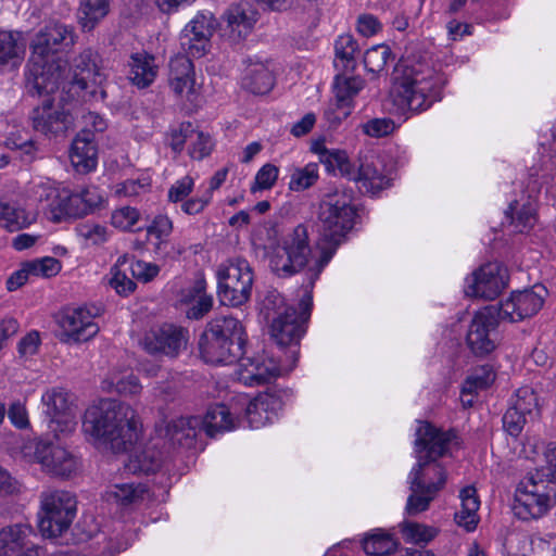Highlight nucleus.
Returning a JSON list of instances; mask_svg holds the SVG:
<instances>
[{
  "label": "nucleus",
  "mask_w": 556,
  "mask_h": 556,
  "mask_svg": "<svg viewBox=\"0 0 556 556\" xmlns=\"http://www.w3.org/2000/svg\"><path fill=\"white\" fill-rule=\"evenodd\" d=\"M72 26L60 22H49L35 35L30 43V58L27 64L26 83L38 96H50L59 88L70 99H103L105 91L100 89L105 75L99 66V55L85 50L74 60L72 70L61 53L75 43Z\"/></svg>",
  "instance_id": "f257e3e1"
},
{
  "label": "nucleus",
  "mask_w": 556,
  "mask_h": 556,
  "mask_svg": "<svg viewBox=\"0 0 556 556\" xmlns=\"http://www.w3.org/2000/svg\"><path fill=\"white\" fill-rule=\"evenodd\" d=\"M454 438L453 433L439 431L428 422L419 424L415 440L418 463L408 476L412 493L405 506L407 515L415 516L427 510L438 492L443 489L446 473L435 459L446 453Z\"/></svg>",
  "instance_id": "f03ea898"
},
{
  "label": "nucleus",
  "mask_w": 556,
  "mask_h": 556,
  "mask_svg": "<svg viewBox=\"0 0 556 556\" xmlns=\"http://www.w3.org/2000/svg\"><path fill=\"white\" fill-rule=\"evenodd\" d=\"M81 429L96 447L118 453L138 441L140 425L128 404L105 399L86 409Z\"/></svg>",
  "instance_id": "7ed1b4c3"
},
{
  "label": "nucleus",
  "mask_w": 556,
  "mask_h": 556,
  "mask_svg": "<svg viewBox=\"0 0 556 556\" xmlns=\"http://www.w3.org/2000/svg\"><path fill=\"white\" fill-rule=\"evenodd\" d=\"M446 77L424 62L405 61L394 71L390 98L397 112L421 113L442 99Z\"/></svg>",
  "instance_id": "20e7f679"
},
{
  "label": "nucleus",
  "mask_w": 556,
  "mask_h": 556,
  "mask_svg": "<svg viewBox=\"0 0 556 556\" xmlns=\"http://www.w3.org/2000/svg\"><path fill=\"white\" fill-rule=\"evenodd\" d=\"M355 210L352 197L343 191L327 194L318 213L319 258L315 261L314 276L317 278L330 262L345 235L352 229Z\"/></svg>",
  "instance_id": "39448f33"
},
{
  "label": "nucleus",
  "mask_w": 556,
  "mask_h": 556,
  "mask_svg": "<svg viewBox=\"0 0 556 556\" xmlns=\"http://www.w3.org/2000/svg\"><path fill=\"white\" fill-rule=\"evenodd\" d=\"M245 342L247 334L241 321L232 316H219L207 324L199 349L205 363L229 365L242 356Z\"/></svg>",
  "instance_id": "423d86ee"
},
{
  "label": "nucleus",
  "mask_w": 556,
  "mask_h": 556,
  "mask_svg": "<svg viewBox=\"0 0 556 556\" xmlns=\"http://www.w3.org/2000/svg\"><path fill=\"white\" fill-rule=\"evenodd\" d=\"M312 151L318 155L319 162L325 165L328 173L355 179L359 189L365 193L375 195L390 186L391 178L383 162L378 156L365 157L359 165L357 175H355L354 167L345 151L328 149L321 142H315L312 146Z\"/></svg>",
  "instance_id": "0eeeda50"
},
{
  "label": "nucleus",
  "mask_w": 556,
  "mask_h": 556,
  "mask_svg": "<svg viewBox=\"0 0 556 556\" xmlns=\"http://www.w3.org/2000/svg\"><path fill=\"white\" fill-rule=\"evenodd\" d=\"M319 256L314 257L308 241L307 228L298 225L292 232L288 233L281 244L271 249L269 253V266L279 277H290L305 266L308 267L307 276L311 287L319 278L314 276V263Z\"/></svg>",
  "instance_id": "6e6552de"
},
{
  "label": "nucleus",
  "mask_w": 556,
  "mask_h": 556,
  "mask_svg": "<svg viewBox=\"0 0 556 556\" xmlns=\"http://www.w3.org/2000/svg\"><path fill=\"white\" fill-rule=\"evenodd\" d=\"M312 295L306 292L301 301V312L285 303V299L276 291L267 294L264 301V308L267 311V318L271 317V337L278 345H296L304 334V321L309 316Z\"/></svg>",
  "instance_id": "1a4fd4ad"
},
{
  "label": "nucleus",
  "mask_w": 556,
  "mask_h": 556,
  "mask_svg": "<svg viewBox=\"0 0 556 556\" xmlns=\"http://www.w3.org/2000/svg\"><path fill=\"white\" fill-rule=\"evenodd\" d=\"M76 497L68 491L48 489L41 492L38 521L41 534L46 538L62 535L76 516Z\"/></svg>",
  "instance_id": "9d476101"
},
{
  "label": "nucleus",
  "mask_w": 556,
  "mask_h": 556,
  "mask_svg": "<svg viewBox=\"0 0 556 556\" xmlns=\"http://www.w3.org/2000/svg\"><path fill=\"white\" fill-rule=\"evenodd\" d=\"M254 275L244 258L229 260L217 269V296L223 305L240 306L249 301Z\"/></svg>",
  "instance_id": "9b49d317"
},
{
  "label": "nucleus",
  "mask_w": 556,
  "mask_h": 556,
  "mask_svg": "<svg viewBox=\"0 0 556 556\" xmlns=\"http://www.w3.org/2000/svg\"><path fill=\"white\" fill-rule=\"evenodd\" d=\"M553 488L533 477L522 480L515 491L513 511L518 519L533 520L543 517L552 506Z\"/></svg>",
  "instance_id": "f8f14e48"
},
{
  "label": "nucleus",
  "mask_w": 556,
  "mask_h": 556,
  "mask_svg": "<svg viewBox=\"0 0 556 556\" xmlns=\"http://www.w3.org/2000/svg\"><path fill=\"white\" fill-rule=\"evenodd\" d=\"M298 351L291 350L293 358L292 365L286 367L274 357H269L267 354H261L255 357H242L240 356L237 378L240 382L248 387L260 386L267 383L273 379L291 371L296 362Z\"/></svg>",
  "instance_id": "ddd939ff"
},
{
  "label": "nucleus",
  "mask_w": 556,
  "mask_h": 556,
  "mask_svg": "<svg viewBox=\"0 0 556 556\" xmlns=\"http://www.w3.org/2000/svg\"><path fill=\"white\" fill-rule=\"evenodd\" d=\"M285 391H267L254 399L240 395L237 400L239 413L243 410L248 426L253 429L271 424L285 405Z\"/></svg>",
  "instance_id": "4468645a"
},
{
  "label": "nucleus",
  "mask_w": 556,
  "mask_h": 556,
  "mask_svg": "<svg viewBox=\"0 0 556 556\" xmlns=\"http://www.w3.org/2000/svg\"><path fill=\"white\" fill-rule=\"evenodd\" d=\"M188 339V329L174 324H163L146 332L141 345L149 354L176 357L187 348Z\"/></svg>",
  "instance_id": "2eb2a0df"
},
{
  "label": "nucleus",
  "mask_w": 556,
  "mask_h": 556,
  "mask_svg": "<svg viewBox=\"0 0 556 556\" xmlns=\"http://www.w3.org/2000/svg\"><path fill=\"white\" fill-rule=\"evenodd\" d=\"M506 286V268L497 262H491L466 278L464 291L467 296L493 300Z\"/></svg>",
  "instance_id": "dca6fc26"
},
{
  "label": "nucleus",
  "mask_w": 556,
  "mask_h": 556,
  "mask_svg": "<svg viewBox=\"0 0 556 556\" xmlns=\"http://www.w3.org/2000/svg\"><path fill=\"white\" fill-rule=\"evenodd\" d=\"M546 290L542 286L513 292L496 308L497 317L509 323H518L535 315L544 303Z\"/></svg>",
  "instance_id": "f3484780"
},
{
  "label": "nucleus",
  "mask_w": 556,
  "mask_h": 556,
  "mask_svg": "<svg viewBox=\"0 0 556 556\" xmlns=\"http://www.w3.org/2000/svg\"><path fill=\"white\" fill-rule=\"evenodd\" d=\"M35 460L49 475L70 478L79 469V462L70 451L60 444L40 440L35 445Z\"/></svg>",
  "instance_id": "a211bd4d"
},
{
  "label": "nucleus",
  "mask_w": 556,
  "mask_h": 556,
  "mask_svg": "<svg viewBox=\"0 0 556 556\" xmlns=\"http://www.w3.org/2000/svg\"><path fill=\"white\" fill-rule=\"evenodd\" d=\"M96 313L87 307L66 308L59 313L56 323L61 328V341L84 342L93 338L99 326L94 323Z\"/></svg>",
  "instance_id": "6ab92c4d"
},
{
  "label": "nucleus",
  "mask_w": 556,
  "mask_h": 556,
  "mask_svg": "<svg viewBox=\"0 0 556 556\" xmlns=\"http://www.w3.org/2000/svg\"><path fill=\"white\" fill-rule=\"evenodd\" d=\"M33 128L45 136L64 134L72 125L68 111L54 99L46 98L30 114Z\"/></svg>",
  "instance_id": "aec40b11"
},
{
  "label": "nucleus",
  "mask_w": 556,
  "mask_h": 556,
  "mask_svg": "<svg viewBox=\"0 0 556 556\" xmlns=\"http://www.w3.org/2000/svg\"><path fill=\"white\" fill-rule=\"evenodd\" d=\"M45 413L51 418L50 429L58 433L75 430L76 421L68 399V393L61 387L48 389L41 396Z\"/></svg>",
  "instance_id": "412c9836"
},
{
  "label": "nucleus",
  "mask_w": 556,
  "mask_h": 556,
  "mask_svg": "<svg viewBox=\"0 0 556 556\" xmlns=\"http://www.w3.org/2000/svg\"><path fill=\"white\" fill-rule=\"evenodd\" d=\"M364 87L365 80L361 76L337 75L333 83L336 108L325 112L328 122L338 125L350 116L354 109V98Z\"/></svg>",
  "instance_id": "4be33fe9"
},
{
  "label": "nucleus",
  "mask_w": 556,
  "mask_h": 556,
  "mask_svg": "<svg viewBox=\"0 0 556 556\" xmlns=\"http://www.w3.org/2000/svg\"><path fill=\"white\" fill-rule=\"evenodd\" d=\"M498 317L496 307L488 306L476 313L467 333V343L475 354H488L495 348L493 332Z\"/></svg>",
  "instance_id": "5701e85b"
},
{
  "label": "nucleus",
  "mask_w": 556,
  "mask_h": 556,
  "mask_svg": "<svg viewBox=\"0 0 556 556\" xmlns=\"http://www.w3.org/2000/svg\"><path fill=\"white\" fill-rule=\"evenodd\" d=\"M215 29V20L212 13L198 14L186 27L180 36V47L184 53L193 58L205 54L210 38Z\"/></svg>",
  "instance_id": "b1692460"
},
{
  "label": "nucleus",
  "mask_w": 556,
  "mask_h": 556,
  "mask_svg": "<svg viewBox=\"0 0 556 556\" xmlns=\"http://www.w3.org/2000/svg\"><path fill=\"white\" fill-rule=\"evenodd\" d=\"M201 421V428L208 437L235 429L241 422L237 402L231 408L224 404L211 406Z\"/></svg>",
  "instance_id": "393cba45"
},
{
  "label": "nucleus",
  "mask_w": 556,
  "mask_h": 556,
  "mask_svg": "<svg viewBox=\"0 0 556 556\" xmlns=\"http://www.w3.org/2000/svg\"><path fill=\"white\" fill-rule=\"evenodd\" d=\"M70 159L76 170L80 173H88L97 167L94 135L90 130H81L74 138Z\"/></svg>",
  "instance_id": "a878e982"
},
{
  "label": "nucleus",
  "mask_w": 556,
  "mask_h": 556,
  "mask_svg": "<svg viewBox=\"0 0 556 556\" xmlns=\"http://www.w3.org/2000/svg\"><path fill=\"white\" fill-rule=\"evenodd\" d=\"M228 36L239 41L251 31L256 22V12L249 3L231 5L226 12Z\"/></svg>",
  "instance_id": "bb28decb"
},
{
  "label": "nucleus",
  "mask_w": 556,
  "mask_h": 556,
  "mask_svg": "<svg viewBox=\"0 0 556 556\" xmlns=\"http://www.w3.org/2000/svg\"><path fill=\"white\" fill-rule=\"evenodd\" d=\"M275 85V76L267 63L249 60L242 76V86L254 94H265Z\"/></svg>",
  "instance_id": "cd10ccee"
},
{
  "label": "nucleus",
  "mask_w": 556,
  "mask_h": 556,
  "mask_svg": "<svg viewBox=\"0 0 556 556\" xmlns=\"http://www.w3.org/2000/svg\"><path fill=\"white\" fill-rule=\"evenodd\" d=\"M201 425V418L198 416L180 417L168 424L166 437L173 445L191 448L194 446L198 434L202 431Z\"/></svg>",
  "instance_id": "c85d7f7f"
},
{
  "label": "nucleus",
  "mask_w": 556,
  "mask_h": 556,
  "mask_svg": "<svg viewBox=\"0 0 556 556\" xmlns=\"http://www.w3.org/2000/svg\"><path fill=\"white\" fill-rule=\"evenodd\" d=\"M128 77L138 88L150 86L157 75V65L153 55L147 52H137L130 55Z\"/></svg>",
  "instance_id": "c756f323"
},
{
  "label": "nucleus",
  "mask_w": 556,
  "mask_h": 556,
  "mask_svg": "<svg viewBox=\"0 0 556 556\" xmlns=\"http://www.w3.org/2000/svg\"><path fill=\"white\" fill-rule=\"evenodd\" d=\"M112 0H79L76 18L84 33L92 31L110 13Z\"/></svg>",
  "instance_id": "7c9ffc66"
},
{
  "label": "nucleus",
  "mask_w": 556,
  "mask_h": 556,
  "mask_svg": "<svg viewBox=\"0 0 556 556\" xmlns=\"http://www.w3.org/2000/svg\"><path fill=\"white\" fill-rule=\"evenodd\" d=\"M162 463V453L154 446H147L142 450H136L129 455L125 469L135 475H149L159 470Z\"/></svg>",
  "instance_id": "2f4dec72"
},
{
  "label": "nucleus",
  "mask_w": 556,
  "mask_h": 556,
  "mask_svg": "<svg viewBox=\"0 0 556 556\" xmlns=\"http://www.w3.org/2000/svg\"><path fill=\"white\" fill-rule=\"evenodd\" d=\"M460 509L455 513V521L458 526L464 527L467 531L476 529L479 518L478 509L480 501L473 486H466L459 493Z\"/></svg>",
  "instance_id": "473e14b6"
},
{
  "label": "nucleus",
  "mask_w": 556,
  "mask_h": 556,
  "mask_svg": "<svg viewBox=\"0 0 556 556\" xmlns=\"http://www.w3.org/2000/svg\"><path fill=\"white\" fill-rule=\"evenodd\" d=\"M31 528L27 525H12L0 529V556H15L25 547V540Z\"/></svg>",
  "instance_id": "72a5a7b5"
},
{
  "label": "nucleus",
  "mask_w": 556,
  "mask_h": 556,
  "mask_svg": "<svg viewBox=\"0 0 556 556\" xmlns=\"http://www.w3.org/2000/svg\"><path fill=\"white\" fill-rule=\"evenodd\" d=\"M25 53V43L18 31H0V68L4 65H17Z\"/></svg>",
  "instance_id": "f704fd0d"
},
{
  "label": "nucleus",
  "mask_w": 556,
  "mask_h": 556,
  "mask_svg": "<svg viewBox=\"0 0 556 556\" xmlns=\"http://www.w3.org/2000/svg\"><path fill=\"white\" fill-rule=\"evenodd\" d=\"M506 216L510 218L517 231H527L536 222V205L530 198L522 201L516 200L509 204Z\"/></svg>",
  "instance_id": "c9c22d12"
},
{
  "label": "nucleus",
  "mask_w": 556,
  "mask_h": 556,
  "mask_svg": "<svg viewBox=\"0 0 556 556\" xmlns=\"http://www.w3.org/2000/svg\"><path fill=\"white\" fill-rule=\"evenodd\" d=\"M35 217L15 202L0 201V226L17 231L33 224Z\"/></svg>",
  "instance_id": "e433bc0d"
},
{
  "label": "nucleus",
  "mask_w": 556,
  "mask_h": 556,
  "mask_svg": "<svg viewBox=\"0 0 556 556\" xmlns=\"http://www.w3.org/2000/svg\"><path fill=\"white\" fill-rule=\"evenodd\" d=\"M147 493L148 489L141 483H117L108 489L105 496L108 501L126 507L142 502Z\"/></svg>",
  "instance_id": "4c0bfd02"
},
{
  "label": "nucleus",
  "mask_w": 556,
  "mask_h": 556,
  "mask_svg": "<svg viewBox=\"0 0 556 556\" xmlns=\"http://www.w3.org/2000/svg\"><path fill=\"white\" fill-rule=\"evenodd\" d=\"M78 200L75 192L62 188L58 200L52 202V208H50L48 217L54 223H60L71 217H83Z\"/></svg>",
  "instance_id": "58836bf2"
},
{
  "label": "nucleus",
  "mask_w": 556,
  "mask_h": 556,
  "mask_svg": "<svg viewBox=\"0 0 556 556\" xmlns=\"http://www.w3.org/2000/svg\"><path fill=\"white\" fill-rule=\"evenodd\" d=\"M63 187H60L50 179L34 180L28 191V197L34 202L41 205L46 214L49 215L52 208V202L58 200Z\"/></svg>",
  "instance_id": "ea45409f"
},
{
  "label": "nucleus",
  "mask_w": 556,
  "mask_h": 556,
  "mask_svg": "<svg viewBox=\"0 0 556 556\" xmlns=\"http://www.w3.org/2000/svg\"><path fill=\"white\" fill-rule=\"evenodd\" d=\"M509 405L526 414L530 420L536 419L541 414V403L538 393L533 388L525 386L516 390L510 399Z\"/></svg>",
  "instance_id": "a19ab883"
},
{
  "label": "nucleus",
  "mask_w": 556,
  "mask_h": 556,
  "mask_svg": "<svg viewBox=\"0 0 556 556\" xmlns=\"http://www.w3.org/2000/svg\"><path fill=\"white\" fill-rule=\"evenodd\" d=\"M397 547V542L392 534L378 530L368 535L363 542L366 554L371 556H388Z\"/></svg>",
  "instance_id": "79ce46f5"
},
{
  "label": "nucleus",
  "mask_w": 556,
  "mask_h": 556,
  "mask_svg": "<svg viewBox=\"0 0 556 556\" xmlns=\"http://www.w3.org/2000/svg\"><path fill=\"white\" fill-rule=\"evenodd\" d=\"M319 179L318 163H308L302 167H294L290 175L289 189L302 192L313 187Z\"/></svg>",
  "instance_id": "37998d69"
},
{
  "label": "nucleus",
  "mask_w": 556,
  "mask_h": 556,
  "mask_svg": "<svg viewBox=\"0 0 556 556\" xmlns=\"http://www.w3.org/2000/svg\"><path fill=\"white\" fill-rule=\"evenodd\" d=\"M105 383H108L109 389H112L122 395H136L140 393L142 389L137 376L128 371H111Z\"/></svg>",
  "instance_id": "c03bdc74"
},
{
  "label": "nucleus",
  "mask_w": 556,
  "mask_h": 556,
  "mask_svg": "<svg viewBox=\"0 0 556 556\" xmlns=\"http://www.w3.org/2000/svg\"><path fill=\"white\" fill-rule=\"evenodd\" d=\"M129 264L126 256L118 257L116 264L111 268L110 286L121 295H128L136 288V283L127 276Z\"/></svg>",
  "instance_id": "a18cd8bd"
},
{
  "label": "nucleus",
  "mask_w": 556,
  "mask_h": 556,
  "mask_svg": "<svg viewBox=\"0 0 556 556\" xmlns=\"http://www.w3.org/2000/svg\"><path fill=\"white\" fill-rule=\"evenodd\" d=\"M151 190V178L147 174H140L136 178H128L114 186V193L117 197L137 198Z\"/></svg>",
  "instance_id": "49530a36"
},
{
  "label": "nucleus",
  "mask_w": 556,
  "mask_h": 556,
  "mask_svg": "<svg viewBox=\"0 0 556 556\" xmlns=\"http://www.w3.org/2000/svg\"><path fill=\"white\" fill-rule=\"evenodd\" d=\"M400 530L406 542L416 544H426L437 535V530L434 528L414 521H403L400 525Z\"/></svg>",
  "instance_id": "de8ad7c7"
},
{
  "label": "nucleus",
  "mask_w": 556,
  "mask_h": 556,
  "mask_svg": "<svg viewBox=\"0 0 556 556\" xmlns=\"http://www.w3.org/2000/svg\"><path fill=\"white\" fill-rule=\"evenodd\" d=\"M495 380V372L489 365L477 367L465 380L464 392L465 393H478L480 390H484L490 387Z\"/></svg>",
  "instance_id": "09e8293b"
},
{
  "label": "nucleus",
  "mask_w": 556,
  "mask_h": 556,
  "mask_svg": "<svg viewBox=\"0 0 556 556\" xmlns=\"http://www.w3.org/2000/svg\"><path fill=\"white\" fill-rule=\"evenodd\" d=\"M391 56V49L387 45L374 46L365 52L364 66L370 73L379 74L384 71Z\"/></svg>",
  "instance_id": "8fccbe9b"
},
{
  "label": "nucleus",
  "mask_w": 556,
  "mask_h": 556,
  "mask_svg": "<svg viewBox=\"0 0 556 556\" xmlns=\"http://www.w3.org/2000/svg\"><path fill=\"white\" fill-rule=\"evenodd\" d=\"M336 56L344 62V67H354L355 58L359 52V47L351 34H343L334 42Z\"/></svg>",
  "instance_id": "3c124183"
},
{
  "label": "nucleus",
  "mask_w": 556,
  "mask_h": 556,
  "mask_svg": "<svg viewBox=\"0 0 556 556\" xmlns=\"http://www.w3.org/2000/svg\"><path fill=\"white\" fill-rule=\"evenodd\" d=\"M78 236L86 241L88 245H100L110 238L108 228L100 224L84 223L76 229Z\"/></svg>",
  "instance_id": "603ef678"
},
{
  "label": "nucleus",
  "mask_w": 556,
  "mask_h": 556,
  "mask_svg": "<svg viewBox=\"0 0 556 556\" xmlns=\"http://www.w3.org/2000/svg\"><path fill=\"white\" fill-rule=\"evenodd\" d=\"M191 139L189 141L188 152L194 160H202L210 155L213 149V141L208 134L193 128Z\"/></svg>",
  "instance_id": "864d4df0"
},
{
  "label": "nucleus",
  "mask_w": 556,
  "mask_h": 556,
  "mask_svg": "<svg viewBox=\"0 0 556 556\" xmlns=\"http://www.w3.org/2000/svg\"><path fill=\"white\" fill-rule=\"evenodd\" d=\"M78 197V202L81 208L83 216L92 213L99 208L103 203V197L96 186H87L80 191L75 192Z\"/></svg>",
  "instance_id": "5fc2aeb1"
},
{
  "label": "nucleus",
  "mask_w": 556,
  "mask_h": 556,
  "mask_svg": "<svg viewBox=\"0 0 556 556\" xmlns=\"http://www.w3.org/2000/svg\"><path fill=\"white\" fill-rule=\"evenodd\" d=\"M279 176V168L270 163L263 165L256 173L254 184L251 187L253 192L268 190L274 187Z\"/></svg>",
  "instance_id": "6e6d98bb"
},
{
  "label": "nucleus",
  "mask_w": 556,
  "mask_h": 556,
  "mask_svg": "<svg viewBox=\"0 0 556 556\" xmlns=\"http://www.w3.org/2000/svg\"><path fill=\"white\" fill-rule=\"evenodd\" d=\"M528 421H531L530 417L514 409L510 405L503 416V427L511 437H518Z\"/></svg>",
  "instance_id": "4d7b16f0"
},
{
  "label": "nucleus",
  "mask_w": 556,
  "mask_h": 556,
  "mask_svg": "<svg viewBox=\"0 0 556 556\" xmlns=\"http://www.w3.org/2000/svg\"><path fill=\"white\" fill-rule=\"evenodd\" d=\"M139 219V212L135 207L124 206L115 210L111 217L112 225L121 230L131 229Z\"/></svg>",
  "instance_id": "13d9d810"
},
{
  "label": "nucleus",
  "mask_w": 556,
  "mask_h": 556,
  "mask_svg": "<svg viewBox=\"0 0 556 556\" xmlns=\"http://www.w3.org/2000/svg\"><path fill=\"white\" fill-rule=\"evenodd\" d=\"M193 188L194 179L191 176L186 175L181 177L180 179L176 180L168 189V201L173 203L185 201L188 199Z\"/></svg>",
  "instance_id": "bf43d9fd"
},
{
  "label": "nucleus",
  "mask_w": 556,
  "mask_h": 556,
  "mask_svg": "<svg viewBox=\"0 0 556 556\" xmlns=\"http://www.w3.org/2000/svg\"><path fill=\"white\" fill-rule=\"evenodd\" d=\"M173 230V222L166 215H157L153 219L152 224L148 227V233L150 236H154L159 239V242L155 245V252L161 249V245L164 243V238H167Z\"/></svg>",
  "instance_id": "052dcab7"
},
{
  "label": "nucleus",
  "mask_w": 556,
  "mask_h": 556,
  "mask_svg": "<svg viewBox=\"0 0 556 556\" xmlns=\"http://www.w3.org/2000/svg\"><path fill=\"white\" fill-rule=\"evenodd\" d=\"M363 131L374 138H380L392 134L395 129V123L388 117L372 118L363 124Z\"/></svg>",
  "instance_id": "680f3d73"
},
{
  "label": "nucleus",
  "mask_w": 556,
  "mask_h": 556,
  "mask_svg": "<svg viewBox=\"0 0 556 556\" xmlns=\"http://www.w3.org/2000/svg\"><path fill=\"white\" fill-rule=\"evenodd\" d=\"M190 58H192V56L187 53H185V54L178 53L177 55L172 58L170 62H169L168 79L174 78L175 76L181 77V78L194 76L193 64H192Z\"/></svg>",
  "instance_id": "e2e57ef3"
},
{
  "label": "nucleus",
  "mask_w": 556,
  "mask_h": 556,
  "mask_svg": "<svg viewBox=\"0 0 556 556\" xmlns=\"http://www.w3.org/2000/svg\"><path fill=\"white\" fill-rule=\"evenodd\" d=\"M27 269L34 276L51 277L59 273L60 262L53 257H43L41 260L27 263Z\"/></svg>",
  "instance_id": "0e129e2a"
},
{
  "label": "nucleus",
  "mask_w": 556,
  "mask_h": 556,
  "mask_svg": "<svg viewBox=\"0 0 556 556\" xmlns=\"http://www.w3.org/2000/svg\"><path fill=\"white\" fill-rule=\"evenodd\" d=\"M129 271L131 273L134 278L143 282H148L159 275L160 267L153 263L144 261H134L129 264Z\"/></svg>",
  "instance_id": "69168bd1"
},
{
  "label": "nucleus",
  "mask_w": 556,
  "mask_h": 556,
  "mask_svg": "<svg viewBox=\"0 0 556 556\" xmlns=\"http://www.w3.org/2000/svg\"><path fill=\"white\" fill-rule=\"evenodd\" d=\"M193 128V125L189 122L181 123L178 128L170 132L169 146L174 152L180 153L184 150L185 144H189L191 139L190 135H192Z\"/></svg>",
  "instance_id": "338daca9"
},
{
  "label": "nucleus",
  "mask_w": 556,
  "mask_h": 556,
  "mask_svg": "<svg viewBox=\"0 0 556 556\" xmlns=\"http://www.w3.org/2000/svg\"><path fill=\"white\" fill-rule=\"evenodd\" d=\"M382 28L380 21L372 14H361L357 17L356 29L364 37H372Z\"/></svg>",
  "instance_id": "774afa93"
}]
</instances>
